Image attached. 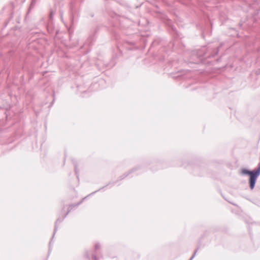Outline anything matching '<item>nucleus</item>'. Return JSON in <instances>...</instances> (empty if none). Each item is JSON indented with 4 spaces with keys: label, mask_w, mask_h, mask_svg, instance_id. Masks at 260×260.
Masks as SVG:
<instances>
[{
    "label": "nucleus",
    "mask_w": 260,
    "mask_h": 260,
    "mask_svg": "<svg viewBox=\"0 0 260 260\" xmlns=\"http://www.w3.org/2000/svg\"><path fill=\"white\" fill-rule=\"evenodd\" d=\"M241 173L243 175H248L250 176L249 178V184L250 187L251 189H252L255 185L256 180L257 177L260 174V164L258 168L255 170L252 171H248L246 169H242L241 170Z\"/></svg>",
    "instance_id": "obj_1"
}]
</instances>
